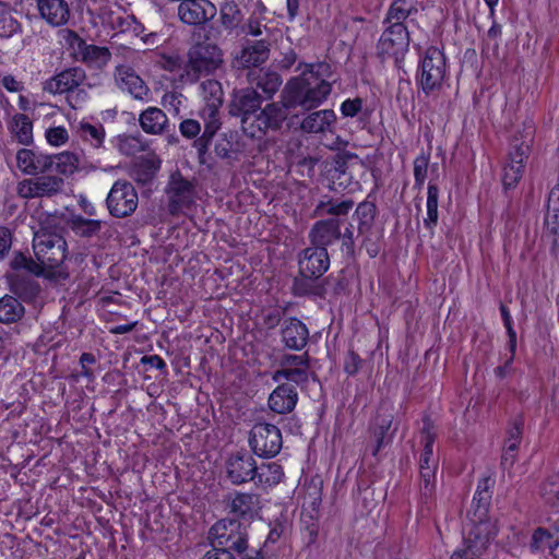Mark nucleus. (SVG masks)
<instances>
[{
	"mask_svg": "<svg viewBox=\"0 0 559 559\" xmlns=\"http://www.w3.org/2000/svg\"><path fill=\"white\" fill-rule=\"evenodd\" d=\"M521 439L522 427L519 423H515L508 429V436L506 439L504 447H507L509 451H518L519 445L521 443Z\"/></svg>",
	"mask_w": 559,
	"mask_h": 559,
	"instance_id": "obj_53",
	"label": "nucleus"
},
{
	"mask_svg": "<svg viewBox=\"0 0 559 559\" xmlns=\"http://www.w3.org/2000/svg\"><path fill=\"white\" fill-rule=\"evenodd\" d=\"M46 140L52 146H61L68 142L69 134L64 127H53L46 131Z\"/></svg>",
	"mask_w": 559,
	"mask_h": 559,
	"instance_id": "obj_50",
	"label": "nucleus"
},
{
	"mask_svg": "<svg viewBox=\"0 0 559 559\" xmlns=\"http://www.w3.org/2000/svg\"><path fill=\"white\" fill-rule=\"evenodd\" d=\"M513 360L512 357H508L502 366H499L495 369V374L499 379H503L510 372L511 365Z\"/></svg>",
	"mask_w": 559,
	"mask_h": 559,
	"instance_id": "obj_64",
	"label": "nucleus"
},
{
	"mask_svg": "<svg viewBox=\"0 0 559 559\" xmlns=\"http://www.w3.org/2000/svg\"><path fill=\"white\" fill-rule=\"evenodd\" d=\"M361 366L360 357L354 353L348 352L344 360V370L347 374L353 376L358 372Z\"/></svg>",
	"mask_w": 559,
	"mask_h": 559,
	"instance_id": "obj_55",
	"label": "nucleus"
},
{
	"mask_svg": "<svg viewBox=\"0 0 559 559\" xmlns=\"http://www.w3.org/2000/svg\"><path fill=\"white\" fill-rule=\"evenodd\" d=\"M544 501L552 507H559V474L550 476L540 487Z\"/></svg>",
	"mask_w": 559,
	"mask_h": 559,
	"instance_id": "obj_43",
	"label": "nucleus"
},
{
	"mask_svg": "<svg viewBox=\"0 0 559 559\" xmlns=\"http://www.w3.org/2000/svg\"><path fill=\"white\" fill-rule=\"evenodd\" d=\"M362 109V99L359 97L345 99L340 107L343 117L353 118Z\"/></svg>",
	"mask_w": 559,
	"mask_h": 559,
	"instance_id": "obj_52",
	"label": "nucleus"
},
{
	"mask_svg": "<svg viewBox=\"0 0 559 559\" xmlns=\"http://www.w3.org/2000/svg\"><path fill=\"white\" fill-rule=\"evenodd\" d=\"M51 169L57 173L70 176L73 175L79 168V156L72 152H61L57 155H50Z\"/></svg>",
	"mask_w": 559,
	"mask_h": 559,
	"instance_id": "obj_37",
	"label": "nucleus"
},
{
	"mask_svg": "<svg viewBox=\"0 0 559 559\" xmlns=\"http://www.w3.org/2000/svg\"><path fill=\"white\" fill-rule=\"evenodd\" d=\"M438 199L439 189L436 185L429 183L427 189V216L424 218V225L433 229L438 223Z\"/></svg>",
	"mask_w": 559,
	"mask_h": 559,
	"instance_id": "obj_40",
	"label": "nucleus"
},
{
	"mask_svg": "<svg viewBox=\"0 0 559 559\" xmlns=\"http://www.w3.org/2000/svg\"><path fill=\"white\" fill-rule=\"evenodd\" d=\"M261 105V96L252 88H245L237 92L234 96L233 107L237 114L246 119L248 116H254Z\"/></svg>",
	"mask_w": 559,
	"mask_h": 559,
	"instance_id": "obj_29",
	"label": "nucleus"
},
{
	"mask_svg": "<svg viewBox=\"0 0 559 559\" xmlns=\"http://www.w3.org/2000/svg\"><path fill=\"white\" fill-rule=\"evenodd\" d=\"M10 129L21 144L27 145L33 141V123L26 115H15Z\"/></svg>",
	"mask_w": 559,
	"mask_h": 559,
	"instance_id": "obj_38",
	"label": "nucleus"
},
{
	"mask_svg": "<svg viewBox=\"0 0 559 559\" xmlns=\"http://www.w3.org/2000/svg\"><path fill=\"white\" fill-rule=\"evenodd\" d=\"M531 547L535 551H548L555 558H559V524L535 530Z\"/></svg>",
	"mask_w": 559,
	"mask_h": 559,
	"instance_id": "obj_20",
	"label": "nucleus"
},
{
	"mask_svg": "<svg viewBox=\"0 0 559 559\" xmlns=\"http://www.w3.org/2000/svg\"><path fill=\"white\" fill-rule=\"evenodd\" d=\"M296 390L287 384L278 385L269 397L270 408L277 414L292 412L297 403Z\"/></svg>",
	"mask_w": 559,
	"mask_h": 559,
	"instance_id": "obj_25",
	"label": "nucleus"
},
{
	"mask_svg": "<svg viewBox=\"0 0 559 559\" xmlns=\"http://www.w3.org/2000/svg\"><path fill=\"white\" fill-rule=\"evenodd\" d=\"M169 206L171 212H177L183 207H189L194 201V186L189 180L182 178L180 174H174L167 188Z\"/></svg>",
	"mask_w": 559,
	"mask_h": 559,
	"instance_id": "obj_15",
	"label": "nucleus"
},
{
	"mask_svg": "<svg viewBox=\"0 0 559 559\" xmlns=\"http://www.w3.org/2000/svg\"><path fill=\"white\" fill-rule=\"evenodd\" d=\"M437 468L438 467H435L432 464L430 466L419 467L425 495H430L435 488Z\"/></svg>",
	"mask_w": 559,
	"mask_h": 559,
	"instance_id": "obj_48",
	"label": "nucleus"
},
{
	"mask_svg": "<svg viewBox=\"0 0 559 559\" xmlns=\"http://www.w3.org/2000/svg\"><path fill=\"white\" fill-rule=\"evenodd\" d=\"M84 78L81 69H68L46 81L44 90L50 94L70 93L79 87Z\"/></svg>",
	"mask_w": 559,
	"mask_h": 559,
	"instance_id": "obj_19",
	"label": "nucleus"
},
{
	"mask_svg": "<svg viewBox=\"0 0 559 559\" xmlns=\"http://www.w3.org/2000/svg\"><path fill=\"white\" fill-rule=\"evenodd\" d=\"M436 433L433 432L429 423H425L421 430L420 442L423 444V452L419 456V467L430 466L438 467V459L433 456V443Z\"/></svg>",
	"mask_w": 559,
	"mask_h": 559,
	"instance_id": "obj_34",
	"label": "nucleus"
},
{
	"mask_svg": "<svg viewBox=\"0 0 559 559\" xmlns=\"http://www.w3.org/2000/svg\"><path fill=\"white\" fill-rule=\"evenodd\" d=\"M393 423V416L392 415H378L370 426L369 432H370V439L371 442L374 444L371 449V454L376 456L378 452L383 448L385 444L389 430L391 429Z\"/></svg>",
	"mask_w": 559,
	"mask_h": 559,
	"instance_id": "obj_32",
	"label": "nucleus"
},
{
	"mask_svg": "<svg viewBox=\"0 0 559 559\" xmlns=\"http://www.w3.org/2000/svg\"><path fill=\"white\" fill-rule=\"evenodd\" d=\"M252 451L261 457H273L282 449L283 440L280 429L266 423H259L250 431Z\"/></svg>",
	"mask_w": 559,
	"mask_h": 559,
	"instance_id": "obj_9",
	"label": "nucleus"
},
{
	"mask_svg": "<svg viewBox=\"0 0 559 559\" xmlns=\"http://www.w3.org/2000/svg\"><path fill=\"white\" fill-rule=\"evenodd\" d=\"M73 57L91 68L100 69L108 63L111 53L106 47L86 44L83 37H70Z\"/></svg>",
	"mask_w": 559,
	"mask_h": 559,
	"instance_id": "obj_12",
	"label": "nucleus"
},
{
	"mask_svg": "<svg viewBox=\"0 0 559 559\" xmlns=\"http://www.w3.org/2000/svg\"><path fill=\"white\" fill-rule=\"evenodd\" d=\"M12 239L8 228L0 227V260L5 257L11 248Z\"/></svg>",
	"mask_w": 559,
	"mask_h": 559,
	"instance_id": "obj_58",
	"label": "nucleus"
},
{
	"mask_svg": "<svg viewBox=\"0 0 559 559\" xmlns=\"http://www.w3.org/2000/svg\"><path fill=\"white\" fill-rule=\"evenodd\" d=\"M116 82L122 91L128 92L135 99L145 100L147 98L148 87L130 67L120 66L117 68Z\"/></svg>",
	"mask_w": 559,
	"mask_h": 559,
	"instance_id": "obj_18",
	"label": "nucleus"
},
{
	"mask_svg": "<svg viewBox=\"0 0 559 559\" xmlns=\"http://www.w3.org/2000/svg\"><path fill=\"white\" fill-rule=\"evenodd\" d=\"M243 15L238 4L234 1H225L221 5L219 21L225 31L231 32L241 23Z\"/></svg>",
	"mask_w": 559,
	"mask_h": 559,
	"instance_id": "obj_36",
	"label": "nucleus"
},
{
	"mask_svg": "<svg viewBox=\"0 0 559 559\" xmlns=\"http://www.w3.org/2000/svg\"><path fill=\"white\" fill-rule=\"evenodd\" d=\"M180 133L187 139H193L199 135L201 124L194 119H186L179 124Z\"/></svg>",
	"mask_w": 559,
	"mask_h": 559,
	"instance_id": "obj_54",
	"label": "nucleus"
},
{
	"mask_svg": "<svg viewBox=\"0 0 559 559\" xmlns=\"http://www.w3.org/2000/svg\"><path fill=\"white\" fill-rule=\"evenodd\" d=\"M516 452L518 451H509L507 447L503 449V453L501 456V466L504 469H509L513 466L515 460H516Z\"/></svg>",
	"mask_w": 559,
	"mask_h": 559,
	"instance_id": "obj_61",
	"label": "nucleus"
},
{
	"mask_svg": "<svg viewBox=\"0 0 559 559\" xmlns=\"http://www.w3.org/2000/svg\"><path fill=\"white\" fill-rule=\"evenodd\" d=\"M409 47V37H380L378 43L379 53L383 58H393L401 61Z\"/></svg>",
	"mask_w": 559,
	"mask_h": 559,
	"instance_id": "obj_31",
	"label": "nucleus"
},
{
	"mask_svg": "<svg viewBox=\"0 0 559 559\" xmlns=\"http://www.w3.org/2000/svg\"><path fill=\"white\" fill-rule=\"evenodd\" d=\"M492 484L493 481L489 477L483 478L478 481L473 499V503H476V508L473 513H480V510L484 509L486 514H488V506L491 498L490 487Z\"/></svg>",
	"mask_w": 559,
	"mask_h": 559,
	"instance_id": "obj_42",
	"label": "nucleus"
},
{
	"mask_svg": "<svg viewBox=\"0 0 559 559\" xmlns=\"http://www.w3.org/2000/svg\"><path fill=\"white\" fill-rule=\"evenodd\" d=\"M328 69L325 63L299 64L300 75L290 79L283 91L285 106L306 109L320 106L332 91L331 84L323 78Z\"/></svg>",
	"mask_w": 559,
	"mask_h": 559,
	"instance_id": "obj_2",
	"label": "nucleus"
},
{
	"mask_svg": "<svg viewBox=\"0 0 559 559\" xmlns=\"http://www.w3.org/2000/svg\"><path fill=\"white\" fill-rule=\"evenodd\" d=\"M282 337L287 347L299 350L306 346L309 331L300 320L290 319L283 329Z\"/></svg>",
	"mask_w": 559,
	"mask_h": 559,
	"instance_id": "obj_27",
	"label": "nucleus"
},
{
	"mask_svg": "<svg viewBox=\"0 0 559 559\" xmlns=\"http://www.w3.org/2000/svg\"><path fill=\"white\" fill-rule=\"evenodd\" d=\"M330 266L326 248L311 247L302 251L299 259V272L306 278H317L323 275Z\"/></svg>",
	"mask_w": 559,
	"mask_h": 559,
	"instance_id": "obj_14",
	"label": "nucleus"
},
{
	"mask_svg": "<svg viewBox=\"0 0 559 559\" xmlns=\"http://www.w3.org/2000/svg\"><path fill=\"white\" fill-rule=\"evenodd\" d=\"M143 365H150L152 368L163 370L166 368V362L158 355L144 356L141 359Z\"/></svg>",
	"mask_w": 559,
	"mask_h": 559,
	"instance_id": "obj_60",
	"label": "nucleus"
},
{
	"mask_svg": "<svg viewBox=\"0 0 559 559\" xmlns=\"http://www.w3.org/2000/svg\"><path fill=\"white\" fill-rule=\"evenodd\" d=\"M16 166L28 176H37L51 170L50 155L37 150L21 148L16 153Z\"/></svg>",
	"mask_w": 559,
	"mask_h": 559,
	"instance_id": "obj_17",
	"label": "nucleus"
},
{
	"mask_svg": "<svg viewBox=\"0 0 559 559\" xmlns=\"http://www.w3.org/2000/svg\"><path fill=\"white\" fill-rule=\"evenodd\" d=\"M447 74L445 57L441 48L429 46L421 53L416 82L426 96L433 95L442 88Z\"/></svg>",
	"mask_w": 559,
	"mask_h": 559,
	"instance_id": "obj_6",
	"label": "nucleus"
},
{
	"mask_svg": "<svg viewBox=\"0 0 559 559\" xmlns=\"http://www.w3.org/2000/svg\"><path fill=\"white\" fill-rule=\"evenodd\" d=\"M336 121V115L332 109H321L306 116L300 124L302 131L308 133L331 132Z\"/></svg>",
	"mask_w": 559,
	"mask_h": 559,
	"instance_id": "obj_21",
	"label": "nucleus"
},
{
	"mask_svg": "<svg viewBox=\"0 0 559 559\" xmlns=\"http://www.w3.org/2000/svg\"><path fill=\"white\" fill-rule=\"evenodd\" d=\"M202 559H235L230 551L227 549L214 548L206 552Z\"/></svg>",
	"mask_w": 559,
	"mask_h": 559,
	"instance_id": "obj_62",
	"label": "nucleus"
},
{
	"mask_svg": "<svg viewBox=\"0 0 559 559\" xmlns=\"http://www.w3.org/2000/svg\"><path fill=\"white\" fill-rule=\"evenodd\" d=\"M72 228L76 234L83 237H91L100 230L102 221L87 219L81 216H76L72 219Z\"/></svg>",
	"mask_w": 559,
	"mask_h": 559,
	"instance_id": "obj_44",
	"label": "nucleus"
},
{
	"mask_svg": "<svg viewBox=\"0 0 559 559\" xmlns=\"http://www.w3.org/2000/svg\"><path fill=\"white\" fill-rule=\"evenodd\" d=\"M43 19L53 26L64 24L69 19V8L64 0H38Z\"/></svg>",
	"mask_w": 559,
	"mask_h": 559,
	"instance_id": "obj_28",
	"label": "nucleus"
},
{
	"mask_svg": "<svg viewBox=\"0 0 559 559\" xmlns=\"http://www.w3.org/2000/svg\"><path fill=\"white\" fill-rule=\"evenodd\" d=\"M389 24V26L386 27V29L384 31L383 35H408V29L407 27L404 25V22H396V21H391V22H386Z\"/></svg>",
	"mask_w": 559,
	"mask_h": 559,
	"instance_id": "obj_59",
	"label": "nucleus"
},
{
	"mask_svg": "<svg viewBox=\"0 0 559 559\" xmlns=\"http://www.w3.org/2000/svg\"><path fill=\"white\" fill-rule=\"evenodd\" d=\"M138 203L139 198L135 188L126 180H117L106 198L109 214L117 218H123L133 214Z\"/></svg>",
	"mask_w": 559,
	"mask_h": 559,
	"instance_id": "obj_8",
	"label": "nucleus"
},
{
	"mask_svg": "<svg viewBox=\"0 0 559 559\" xmlns=\"http://www.w3.org/2000/svg\"><path fill=\"white\" fill-rule=\"evenodd\" d=\"M258 507V498L250 493H236L230 501L233 512L246 516L251 515Z\"/></svg>",
	"mask_w": 559,
	"mask_h": 559,
	"instance_id": "obj_39",
	"label": "nucleus"
},
{
	"mask_svg": "<svg viewBox=\"0 0 559 559\" xmlns=\"http://www.w3.org/2000/svg\"><path fill=\"white\" fill-rule=\"evenodd\" d=\"M310 373L307 354L285 355L282 357L280 368L273 373L272 379L276 382L287 380L296 384H302L308 381Z\"/></svg>",
	"mask_w": 559,
	"mask_h": 559,
	"instance_id": "obj_11",
	"label": "nucleus"
},
{
	"mask_svg": "<svg viewBox=\"0 0 559 559\" xmlns=\"http://www.w3.org/2000/svg\"><path fill=\"white\" fill-rule=\"evenodd\" d=\"M257 85L267 97H272L282 85V78L278 73L269 71L260 76Z\"/></svg>",
	"mask_w": 559,
	"mask_h": 559,
	"instance_id": "obj_45",
	"label": "nucleus"
},
{
	"mask_svg": "<svg viewBox=\"0 0 559 559\" xmlns=\"http://www.w3.org/2000/svg\"><path fill=\"white\" fill-rule=\"evenodd\" d=\"M183 96L176 92L166 93L163 96L162 104L165 107H171L176 111H179L180 107L182 106Z\"/></svg>",
	"mask_w": 559,
	"mask_h": 559,
	"instance_id": "obj_57",
	"label": "nucleus"
},
{
	"mask_svg": "<svg viewBox=\"0 0 559 559\" xmlns=\"http://www.w3.org/2000/svg\"><path fill=\"white\" fill-rule=\"evenodd\" d=\"M284 478L283 467L276 462L262 463L255 465L253 479L262 488H271L278 485Z\"/></svg>",
	"mask_w": 559,
	"mask_h": 559,
	"instance_id": "obj_30",
	"label": "nucleus"
},
{
	"mask_svg": "<svg viewBox=\"0 0 559 559\" xmlns=\"http://www.w3.org/2000/svg\"><path fill=\"white\" fill-rule=\"evenodd\" d=\"M202 88L204 92H209L211 95L210 102H217L222 105V90L221 84L214 80H207L202 83Z\"/></svg>",
	"mask_w": 559,
	"mask_h": 559,
	"instance_id": "obj_56",
	"label": "nucleus"
},
{
	"mask_svg": "<svg viewBox=\"0 0 559 559\" xmlns=\"http://www.w3.org/2000/svg\"><path fill=\"white\" fill-rule=\"evenodd\" d=\"M219 107V103L215 100L207 103L206 106L201 110V117L204 121V131L201 138L195 142L200 148L207 146L221 127L218 112Z\"/></svg>",
	"mask_w": 559,
	"mask_h": 559,
	"instance_id": "obj_23",
	"label": "nucleus"
},
{
	"mask_svg": "<svg viewBox=\"0 0 559 559\" xmlns=\"http://www.w3.org/2000/svg\"><path fill=\"white\" fill-rule=\"evenodd\" d=\"M222 62L221 49L211 44L209 37L190 48L185 66L177 55L163 53L157 60L164 70L175 73L185 83L197 82L202 74H210L218 69Z\"/></svg>",
	"mask_w": 559,
	"mask_h": 559,
	"instance_id": "obj_3",
	"label": "nucleus"
},
{
	"mask_svg": "<svg viewBox=\"0 0 559 559\" xmlns=\"http://www.w3.org/2000/svg\"><path fill=\"white\" fill-rule=\"evenodd\" d=\"M405 0H395L389 9L385 22H404L408 15V10L405 8Z\"/></svg>",
	"mask_w": 559,
	"mask_h": 559,
	"instance_id": "obj_49",
	"label": "nucleus"
},
{
	"mask_svg": "<svg viewBox=\"0 0 559 559\" xmlns=\"http://www.w3.org/2000/svg\"><path fill=\"white\" fill-rule=\"evenodd\" d=\"M225 467L230 481L239 485L253 479L255 461L247 452H236L226 460Z\"/></svg>",
	"mask_w": 559,
	"mask_h": 559,
	"instance_id": "obj_16",
	"label": "nucleus"
},
{
	"mask_svg": "<svg viewBox=\"0 0 559 559\" xmlns=\"http://www.w3.org/2000/svg\"><path fill=\"white\" fill-rule=\"evenodd\" d=\"M25 313L24 306L13 296L5 295L0 298V322L13 323Z\"/></svg>",
	"mask_w": 559,
	"mask_h": 559,
	"instance_id": "obj_35",
	"label": "nucleus"
},
{
	"mask_svg": "<svg viewBox=\"0 0 559 559\" xmlns=\"http://www.w3.org/2000/svg\"><path fill=\"white\" fill-rule=\"evenodd\" d=\"M498 532L497 522L486 514L472 513L465 526L463 544L451 556V559H475L485 554Z\"/></svg>",
	"mask_w": 559,
	"mask_h": 559,
	"instance_id": "obj_4",
	"label": "nucleus"
},
{
	"mask_svg": "<svg viewBox=\"0 0 559 559\" xmlns=\"http://www.w3.org/2000/svg\"><path fill=\"white\" fill-rule=\"evenodd\" d=\"M167 121V116L157 107H148L140 116V126L148 134H160Z\"/></svg>",
	"mask_w": 559,
	"mask_h": 559,
	"instance_id": "obj_33",
	"label": "nucleus"
},
{
	"mask_svg": "<svg viewBox=\"0 0 559 559\" xmlns=\"http://www.w3.org/2000/svg\"><path fill=\"white\" fill-rule=\"evenodd\" d=\"M535 128L531 120L523 122L515 131L510 143L508 160L503 168L502 182L506 189L514 188L521 180L525 162L531 153Z\"/></svg>",
	"mask_w": 559,
	"mask_h": 559,
	"instance_id": "obj_5",
	"label": "nucleus"
},
{
	"mask_svg": "<svg viewBox=\"0 0 559 559\" xmlns=\"http://www.w3.org/2000/svg\"><path fill=\"white\" fill-rule=\"evenodd\" d=\"M216 13V7L209 0H183L178 7L180 20L189 25H202Z\"/></svg>",
	"mask_w": 559,
	"mask_h": 559,
	"instance_id": "obj_13",
	"label": "nucleus"
},
{
	"mask_svg": "<svg viewBox=\"0 0 559 559\" xmlns=\"http://www.w3.org/2000/svg\"><path fill=\"white\" fill-rule=\"evenodd\" d=\"M81 135L94 147H99L103 144L105 131L102 124L82 123Z\"/></svg>",
	"mask_w": 559,
	"mask_h": 559,
	"instance_id": "obj_46",
	"label": "nucleus"
},
{
	"mask_svg": "<svg viewBox=\"0 0 559 559\" xmlns=\"http://www.w3.org/2000/svg\"><path fill=\"white\" fill-rule=\"evenodd\" d=\"M269 45L265 40L255 41L243 47L236 56L234 66L237 68L258 67L269 58Z\"/></svg>",
	"mask_w": 559,
	"mask_h": 559,
	"instance_id": "obj_22",
	"label": "nucleus"
},
{
	"mask_svg": "<svg viewBox=\"0 0 559 559\" xmlns=\"http://www.w3.org/2000/svg\"><path fill=\"white\" fill-rule=\"evenodd\" d=\"M33 250L38 263L24 254H17L12 261L13 267H23L57 282L68 277L67 271L62 267L67 258V242L62 236L45 230L36 231L33 238Z\"/></svg>",
	"mask_w": 559,
	"mask_h": 559,
	"instance_id": "obj_1",
	"label": "nucleus"
},
{
	"mask_svg": "<svg viewBox=\"0 0 559 559\" xmlns=\"http://www.w3.org/2000/svg\"><path fill=\"white\" fill-rule=\"evenodd\" d=\"M210 537L212 540L227 549L228 551L234 550L241 554L247 548V539L240 534L233 535L227 533V526L224 522L216 523L210 531Z\"/></svg>",
	"mask_w": 559,
	"mask_h": 559,
	"instance_id": "obj_24",
	"label": "nucleus"
},
{
	"mask_svg": "<svg viewBox=\"0 0 559 559\" xmlns=\"http://www.w3.org/2000/svg\"><path fill=\"white\" fill-rule=\"evenodd\" d=\"M2 84L9 92H19L22 88L21 83L16 81L12 75H5L2 79Z\"/></svg>",
	"mask_w": 559,
	"mask_h": 559,
	"instance_id": "obj_63",
	"label": "nucleus"
},
{
	"mask_svg": "<svg viewBox=\"0 0 559 559\" xmlns=\"http://www.w3.org/2000/svg\"><path fill=\"white\" fill-rule=\"evenodd\" d=\"M114 35H141L143 25L133 15L118 16L114 22Z\"/></svg>",
	"mask_w": 559,
	"mask_h": 559,
	"instance_id": "obj_41",
	"label": "nucleus"
},
{
	"mask_svg": "<svg viewBox=\"0 0 559 559\" xmlns=\"http://www.w3.org/2000/svg\"><path fill=\"white\" fill-rule=\"evenodd\" d=\"M353 205L352 201H342L337 203H321L318 209H321L322 213L330 215H345L352 210Z\"/></svg>",
	"mask_w": 559,
	"mask_h": 559,
	"instance_id": "obj_51",
	"label": "nucleus"
},
{
	"mask_svg": "<svg viewBox=\"0 0 559 559\" xmlns=\"http://www.w3.org/2000/svg\"><path fill=\"white\" fill-rule=\"evenodd\" d=\"M63 180L56 176H39L23 179L16 185V194L22 199L50 198L62 189Z\"/></svg>",
	"mask_w": 559,
	"mask_h": 559,
	"instance_id": "obj_10",
	"label": "nucleus"
},
{
	"mask_svg": "<svg viewBox=\"0 0 559 559\" xmlns=\"http://www.w3.org/2000/svg\"><path fill=\"white\" fill-rule=\"evenodd\" d=\"M282 98V104L266 105L259 114L248 116L241 120L242 129L251 138H260L269 130L276 131L287 118V109Z\"/></svg>",
	"mask_w": 559,
	"mask_h": 559,
	"instance_id": "obj_7",
	"label": "nucleus"
},
{
	"mask_svg": "<svg viewBox=\"0 0 559 559\" xmlns=\"http://www.w3.org/2000/svg\"><path fill=\"white\" fill-rule=\"evenodd\" d=\"M340 221L337 218H330L320 221L314 224L310 237L314 247H323L334 242L340 238Z\"/></svg>",
	"mask_w": 559,
	"mask_h": 559,
	"instance_id": "obj_26",
	"label": "nucleus"
},
{
	"mask_svg": "<svg viewBox=\"0 0 559 559\" xmlns=\"http://www.w3.org/2000/svg\"><path fill=\"white\" fill-rule=\"evenodd\" d=\"M429 166V156L420 154L414 160V179L415 185L421 188L426 181Z\"/></svg>",
	"mask_w": 559,
	"mask_h": 559,
	"instance_id": "obj_47",
	"label": "nucleus"
}]
</instances>
